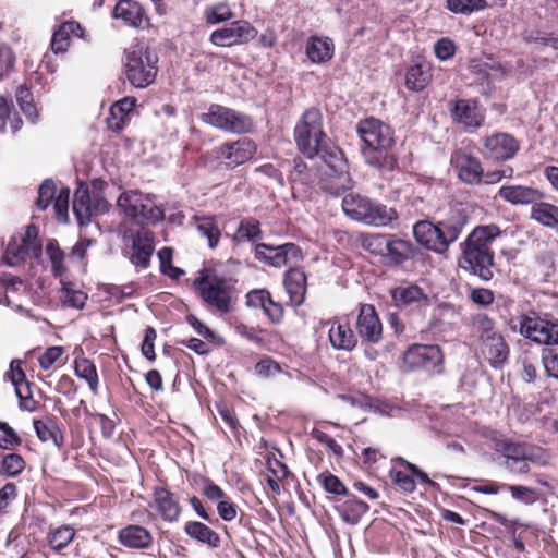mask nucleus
Here are the masks:
<instances>
[{
	"label": "nucleus",
	"instance_id": "nucleus-1",
	"mask_svg": "<svg viewBox=\"0 0 558 558\" xmlns=\"http://www.w3.org/2000/svg\"><path fill=\"white\" fill-rule=\"evenodd\" d=\"M356 131L364 144L362 154L365 162L378 170L391 171L397 160L390 151L395 144L390 126L375 118H367L359 122Z\"/></svg>",
	"mask_w": 558,
	"mask_h": 558
},
{
	"label": "nucleus",
	"instance_id": "nucleus-2",
	"mask_svg": "<svg viewBox=\"0 0 558 558\" xmlns=\"http://www.w3.org/2000/svg\"><path fill=\"white\" fill-rule=\"evenodd\" d=\"M466 223V217L451 208L445 219L437 225L429 220H420L413 226V235L417 244H451L456 242Z\"/></svg>",
	"mask_w": 558,
	"mask_h": 558
},
{
	"label": "nucleus",
	"instance_id": "nucleus-3",
	"mask_svg": "<svg viewBox=\"0 0 558 558\" xmlns=\"http://www.w3.org/2000/svg\"><path fill=\"white\" fill-rule=\"evenodd\" d=\"M317 156L325 165V168L322 169L325 175L320 183L323 191L338 196L352 189L353 181L348 172L347 160L338 147L325 142Z\"/></svg>",
	"mask_w": 558,
	"mask_h": 558
},
{
	"label": "nucleus",
	"instance_id": "nucleus-4",
	"mask_svg": "<svg viewBox=\"0 0 558 558\" xmlns=\"http://www.w3.org/2000/svg\"><path fill=\"white\" fill-rule=\"evenodd\" d=\"M193 290L206 305L221 314L231 310L232 288L223 277H218L208 268L198 270L193 280Z\"/></svg>",
	"mask_w": 558,
	"mask_h": 558
},
{
	"label": "nucleus",
	"instance_id": "nucleus-5",
	"mask_svg": "<svg viewBox=\"0 0 558 558\" xmlns=\"http://www.w3.org/2000/svg\"><path fill=\"white\" fill-rule=\"evenodd\" d=\"M158 57L154 50L135 46L125 51V74L128 81L137 88L149 86L156 78Z\"/></svg>",
	"mask_w": 558,
	"mask_h": 558
},
{
	"label": "nucleus",
	"instance_id": "nucleus-6",
	"mask_svg": "<svg viewBox=\"0 0 558 558\" xmlns=\"http://www.w3.org/2000/svg\"><path fill=\"white\" fill-rule=\"evenodd\" d=\"M294 137L299 149L308 158L319 154L322 145L327 142L323 131V114L317 108L306 110L295 125Z\"/></svg>",
	"mask_w": 558,
	"mask_h": 558
},
{
	"label": "nucleus",
	"instance_id": "nucleus-7",
	"mask_svg": "<svg viewBox=\"0 0 558 558\" xmlns=\"http://www.w3.org/2000/svg\"><path fill=\"white\" fill-rule=\"evenodd\" d=\"M495 451L504 460L501 466L511 474H527L531 471V464L535 463V448L526 442L496 439Z\"/></svg>",
	"mask_w": 558,
	"mask_h": 558
},
{
	"label": "nucleus",
	"instance_id": "nucleus-8",
	"mask_svg": "<svg viewBox=\"0 0 558 558\" xmlns=\"http://www.w3.org/2000/svg\"><path fill=\"white\" fill-rule=\"evenodd\" d=\"M46 254H48L50 265H52L53 277L59 279L60 300H62L66 307L82 310L86 304L87 294L85 291L77 289L75 282L69 281L68 278H65L68 268L63 264V251L60 250V246H46Z\"/></svg>",
	"mask_w": 558,
	"mask_h": 558
},
{
	"label": "nucleus",
	"instance_id": "nucleus-9",
	"mask_svg": "<svg viewBox=\"0 0 558 558\" xmlns=\"http://www.w3.org/2000/svg\"><path fill=\"white\" fill-rule=\"evenodd\" d=\"M519 333L523 338L541 345H558V322L544 318L536 312L519 316Z\"/></svg>",
	"mask_w": 558,
	"mask_h": 558
},
{
	"label": "nucleus",
	"instance_id": "nucleus-10",
	"mask_svg": "<svg viewBox=\"0 0 558 558\" xmlns=\"http://www.w3.org/2000/svg\"><path fill=\"white\" fill-rule=\"evenodd\" d=\"M444 355L441 348L436 344L415 343L402 354V364L409 372L442 373Z\"/></svg>",
	"mask_w": 558,
	"mask_h": 558
},
{
	"label": "nucleus",
	"instance_id": "nucleus-11",
	"mask_svg": "<svg viewBox=\"0 0 558 558\" xmlns=\"http://www.w3.org/2000/svg\"><path fill=\"white\" fill-rule=\"evenodd\" d=\"M201 120L213 128L233 134L248 133L253 130L251 117L220 105H211L208 111L201 116Z\"/></svg>",
	"mask_w": 558,
	"mask_h": 558
},
{
	"label": "nucleus",
	"instance_id": "nucleus-12",
	"mask_svg": "<svg viewBox=\"0 0 558 558\" xmlns=\"http://www.w3.org/2000/svg\"><path fill=\"white\" fill-rule=\"evenodd\" d=\"M342 209L351 219L367 225L381 226L390 219L385 207L374 204L367 197L355 193H350L343 197Z\"/></svg>",
	"mask_w": 558,
	"mask_h": 558
},
{
	"label": "nucleus",
	"instance_id": "nucleus-13",
	"mask_svg": "<svg viewBox=\"0 0 558 558\" xmlns=\"http://www.w3.org/2000/svg\"><path fill=\"white\" fill-rule=\"evenodd\" d=\"M391 463L392 468L388 471V476L397 489L404 494L414 493L417 482L428 487L437 485L422 469L402 457L392 459Z\"/></svg>",
	"mask_w": 558,
	"mask_h": 558
},
{
	"label": "nucleus",
	"instance_id": "nucleus-14",
	"mask_svg": "<svg viewBox=\"0 0 558 558\" xmlns=\"http://www.w3.org/2000/svg\"><path fill=\"white\" fill-rule=\"evenodd\" d=\"M193 484L202 486V495L208 501L216 504V511L221 521H234L239 513V506L219 487L210 477L204 475L193 476Z\"/></svg>",
	"mask_w": 558,
	"mask_h": 558
},
{
	"label": "nucleus",
	"instance_id": "nucleus-15",
	"mask_svg": "<svg viewBox=\"0 0 558 558\" xmlns=\"http://www.w3.org/2000/svg\"><path fill=\"white\" fill-rule=\"evenodd\" d=\"M256 150L257 147L251 138L242 137L215 147L209 155L220 160L227 168L233 169L251 160Z\"/></svg>",
	"mask_w": 558,
	"mask_h": 558
},
{
	"label": "nucleus",
	"instance_id": "nucleus-16",
	"mask_svg": "<svg viewBox=\"0 0 558 558\" xmlns=\"http://www.w3.org/2000/svg\"><path fill=\"white\" fill-rule=\"evenodd\" d=\"M257 34V29L250 22L238 20L214 31L210 43L218 47L240 46L255 39Z\"/></svg>",
	"mask_w": 558,
	"mask_h": 558
},
{
	"label": "nucleus",
	"instance_id": "nucleus-17",
	"mask_svg": "<svg viewBox=\"0 0 558 558\" xmlns=\"http://www.w3.org/2000/svg\"><path fill=\"white\" fill-rule=\"evenodd\" d=\"M452 121L472 132L484 125L486 111L475 99H456L448 102Z\"/></svg>",
	"mask_w": 558,
	"mask_h": 558
},
{
	"label": "nucleus",
	"instance_id": "nucleus-18",
	"mask_svg": "<svg viewBox=\"0 0 558 558\" xmlns=\"http://www.w3.org/2000/svg\"><path fill=\"white\" fill-rule=\"evenodd\" d=\"M459 265L483 280L487 281L493 277V254L488 246H464Z\"/></svg>",
	"mask_w": 558,
	"mask_h": 558
},
{
	"label": "nucleus",
	"instance_id": "nucleus-19",
	"mask_svg": "<svg viewBox=\"0 0 558 558\" xmlns=\"http://www.w3.org/2000/svg\"><path fill=\"white\" fill-rule=\"evenodd\" d=\"M255 256L257 260L269 266L276 268L289 266V269L298 268L296 266L303 259L300 246H256Z\"/></svg>",
	"mask_w": 558,
	"mask_h": 558
},
{
	"label": "nucleus",
	"instance_id": "nucleus-20",
	"mask_svg": "<svg viewBox=\"0 0 558 558\" xmlns=\"http://www.w3.org/2000/svg\"><path fill=\"white\" fill-rule=\"evenodd\" d=\"M150 507L157 511V514L163 522L172 524L180 521L182 514L180 499L174 492L165 486L154 487Z\"/></svg>",
	"mask_w": 558,
	"mask_h": 558
},
{
	"label": "nucleus",
	"instance_id": "nucleus-21",
	"mask_svg": "<svg viewBox=\"0 0 558 558\" xmlns=\"http://www.w3.org/2000/svg\"><path fill=\"white\" fill-rule=\"evenodd\" d=\"M519 142L509 133H495L483 140L482 155L494 160H508L515 156Z\"/></svg>",
	"mask_w": 558,
	"mask_h": 558
},
{
	"label": "nucleus",
	"instance_id": "nucleus-22",
	"mask_svg": "<svg viewBox=\"0 0 558 558\" xmlns=\"http://www.w3.org/2000/svg\"><path fill=\"white\" fill-rule=\"evenodd\" d=\"M355 326L357 337L363 341L375 344L383 340V323H380L374 305H360Z\"/></svg>",
	"mask_w": 558,
	"mask_h": 558
},
{
	"label": "nucleus",
	"instance_id": "nucleus-23",
	"mask_svg": "<svg viewBox=\"0 0 558 558\" xmlns=\"http://www.w3.org/2000/svg\"><path fill=\"white\" fill-rule=\"evenodd\" d=\"M328 325V339L333 350L351 352L356 348L357 336L354 335L347 316L330 318Z\"/></svg>",
	"mask_w": 558,
	"mask_h": 558
},
{
	"label": "nucleus",
	"instance_id": "nucleus-24",
	"mask_svg": "<svg viewBox=\"0 0 558 558\" xmlns=\"http://www.w3.org/2000/svg\"><path fill=\"white\" fill-rule=\"evenodd\" d=\"M246 305L248 307L263 311L267 319H269L272 325H280L283 323V305L274 300L270 292L266 289L248 291L246 294Z\"/></svg>",
	"mask_w": 558,
	"mask_h": 558
},
{
	"label": "nucleus",
	"instance_id": "nucleus-25",
	"mask_svg": "<svg viewBox=\"0 0 558 558\" xmlns=\"http://www.w3.org/2000/svg\"><path fill=\"white\" fill-rule=\"evenodd\" d=\"M390 296L392 304L400 310H409L411 307L422 310L429 306L428 294L425 293L423 288L414 283L401 284L390 289Z\"/></svg>",
	"mask_w": 558,
	"mask_h": 558
},
{
	"label": "nucleus",
	"instance_id": "nucleus-26",
	"mask_svg": "<svg viewBox=\"0 0 558 558\" xmlns=\"http://www.w3.org/2000/svg\"><path fill=\"white\" fill-rule=\"evenodd\" d=\"M117 539L120 545L134 550L149 549L154 544L150 531L138 524H128L119 529Z\"/></svg>",
	"mask_w": 558,
	"mask_h": 558
},
{
	"label": "nucleus",
	"instance_id": "nucleus-27",
	"mask_svg": "<svg viewBox=\"0 0 558 558\" xmlns=\"http://www.w3.org/2000/svg\"><path fill=\"white\" fill-rule=\"evenodd\" d=\"M74 538H76V530L72 525L50 526L48 534H46V544L52 553L62 556V558H69L64 550L72 545ZM77 551L78 547H75V554L71 558H81Z\"/></svg>",
	"mask_w": 558,
	"mask_h": 558
},
{
	"label": "nucleus",
	"instance_id": "nucleus-28",
	"mask_svg": "<svg viewBox=\"0 0 558 558\" xmlns=\"http://www.w3.org/2000/svg\"><path fill=\"white\" fill-rule=\"evenodd\" d=\"M478 350L493 368L501 367L509 357L510 349L502 336L477 339Z\"/></svg>",
	"mask_w": 558,
	"mask_h": 558
},
{
	"label": "nucleus",
	"instance_id": "nucleus-29",
	"mask_svg": "<svg viewBox=\"0 0 558 558\" xmlns=\"http://www.w3.org/2000/svg\"><path fill=\"white\" fill-rule=\"evenodd\" d=\"M373 255L374 264L383 265L387 268H397L411 258V246H405L404 251L397 246H364Z\"/></svg>",
	"mask_w": 558,
	"mask_h": 558
},
{
	"label": "nucleus",
	"instance_id": "nucleus-30",
	"mask_svg": "<svg viewBox=\"0 0 558 558\" xmlns=\"http://www.w3.org/2000/svg\"><path fill=\"white\" fill-rule=\"evenodd\" d=\"M286 292H288L290 304L300 306L306 295V275L300 268H289L283 280Z\"/></svg>",
	"mask_w": 558,
	"mask_h": 558
},
{
	"label": "nucleus",
	"instance_id": "nucleus-31",
	"mask_svg": "<svg viewBox=\"0 0 558 558\" xmlns=\"http://www.w3.org/2000/svg\"><path fill=\"white\" fill-rule=\"evenodd\" d=\"M135 105L136 99L133 97H125L114 102L106 119L108 128L114 132L124 129L130 121V116L133 113Z\"/></svg>",
	"mask_w": 558,
	"mask_h": 558
},
{
	"label": "nucleus",
	"instance_id": "nucleus-32",
	"mask_svg": "<svg viewBox=\"0 0 558 558\" xmlns=\"http://www.w3.org/2000/svg\"><path fill=\"white\" fill-rule=\"evenodd\" d=\"M498 194L504 201L513 205L534 204L543 197L538 190L525 185L501 186Z\"/></svg>",
	"mask_w": 558,
	"mask_h": 558
},
{
	"label": "nucleus",
	"instance_id": "nucleus-33",
	"mask_svg": "<svg viewBox=\"0 0 558 558\" xmlns=\"http://www.w3.org/2000/svg\"><path fill=\"white\" fill-rule=\"evenodd\" d=\"M184 533L197 543L208 546V548H218L221 545V537L207 524L190 520L184 523Z\"/></svg>",
	"mask_w": 558,
	"mask_h": 558
},
{
	"label": "nucleus",
	"instance_id": "nucleus-34",
	"mask_svg": "<svg viewBox=\"0 0 558 558\" xmlns=\"http://www.w3.org/2000/svg\"><path fill=\"white\" fill-rule=\"evenodd\" d=\"M114 17L133 27H141L146 21L143 7L133 0H120L113 11Z\"/></svg>",
	"mask_w": 558,
	"mask_h": 558
},
{
	"label": "nucleus",
	"instance_id": "nucleus-35",
	"mask_svg": "<svg viewBox=\"0 0 558 558\" xmlns=\"http://www.w3.org/2000/svg\"><path fill=\"white\" fill-rule=\"evenodd\" d=\"M335 51L333 41L329 37L312 36L306 43V56L313 63L329 61Z\"/></svg>",
	"mask_w": 558,
	"mask_h": 558
},
{
	"label": "nucleus",
	"instance_id": "nucleus-36",
	"mask_svg": "<svg viewBox=\"0 0 558 558\" xmlns=\"http://www.w3.org/2000/svg\"><path fill=\"white\" fill-rule=\"evenodd\" d=\"M33 428H35L36 436L41 442L52 441L58 449L63 447L64 435L58 425V421L53 417L33 421Z\"/></svg>",
	"mask_w": 558,
	"mask_h": 558
},
{
	"label": "nucleus",
	"instance_id": "nucleus-37",
	"mask_svg": "<svg viewBox=\"0 0 558 558\" xmlns=\"http://www.w3.org/2000/svg\"><path fill=\"white\" fill-rule=\"evenodd\" d=\"M337 511L344 523L355 525L369 511V506L356 496H348L345 501L337 506Z\"/></svg>",
	"mask_w": 558,
	"mask_h": 558
},
{
	"label": "nucleus",
	"instance_id": "nucleus-38",
	"mask_svg": "<svg viewBox=\"0 0 558 558\" xmlns=\"http://www.w3.org/2000/svg\"><path fill=\"white\" fill-rule=\"evenodd\" d=\"M454 162L459 178L463 182L469 184L481 182L483 169L478 159L469 155H460L456 158Z\"/></svg>",
	"mask_w": 558,
	"mask_h": 558
},
{
	"label": "nucleus",
	"instance_id": "nucleus-39",
	"mask_svg": "<svg viewBox=\"0 0 558 558\" xmlns=\"http://www.w3.org/2000/svg\"><path fill=\"white\" fill-rule=\"evenodd\" d=\"M70 35L84 38V32L80 23L70 21L62 24L59 29L53 33L51 40V49L56 52H64L69 47Z\"/></svg>",
	"mask_w": 558,
	"mask_h": 558
},
{
	"label": "nucleus",
	"instance_id": "nucleus-40",
	"mask_svg": "<svg viewBox=\"0 0 558 558\" xmlns=\"http://www.w3.org/2000/svg\"><path fill=\"white\" fill-rule=\"evenodd\" d=\"M97 208H93V202L89 196L88 189L81 185L73 199V211L78 220L80 225H84L89 221L90 217L97 215Z\"/></svg>",
	"mask_w": 558,
	"mask_h": 558
},
{
	"label": "nucleus",
	"instance_id": "nucleus-41",
	"mask_svg": "<svg viewBox=\"0 0 558 558\" xmlns=\"http://www.w3.org/2000/svg\"><path fill=\"white\" fill-rule=\"evenodd\" d=\"M432 81L430 65L420 63L409 68L405 75V86L412 92L423 90Z\"/></svg>",
	"mask_w": 558,
	"mask_h": 558
},
{
	"label": "nucleus",
	"instance_id": "nucleus-42",
	"mask_svg": "<svg viewBox=\"0 0 558 558\" xmlns=\"http://www.w3.org/2000/svg\"><path fill=\"white\" fill-rule=\"evenodd\" d=\"M496 522L501 524L512 537L513 547L519 553H524V542H526L527 529L518 522V520H509L501 514H496Z\"/></svg>",
	"mask_w": 558,
	"mask_h": 558
},
{
	"label": "nucleus",
	"instance_id": "nucleus-43",
	"mask_svg": "<svg viewBox=\"0 0 558 558\" xmlns=\"http://www.w3.org/2000/svg\"><path fill=\"white\" fill-rule=\"evenodd\" d=\"M531 218L547 227H558V206L536 201L531 207Z\"/></svg>",
	"mask_w": 558,
	"mask_h": 558
},
{
	"label": "nucleus",
	"instance_id": "nucleus-44",
	"mask_svg": "<svg viewBox=\"0 0 558 558\" xmlns=\"http://www.w3.org/2000/svg\"><path fill=\"white\" fill-rule=\"evenodd\" d=\"M75 374L77 377L86 380L92 393H97V388L99 387V377L97 376L95 363H93L92 360L86 357H76Z\"/></svg>",
	"mask_w": 558,
	"mask_h": 558
},
{
	"label": "nucleus",
	"instance_id": "nucleus-45",
	"mask_svg": "<svg viewBox=\"0 0 558 558\" xmlns=\"http://www.w3.org/2000/svg\"><path fill=\"white\" fill-rule=\"evenodd\" d=\"M262 240L260 225L253 218L244 219L240 222L235 233L234 241L238 243L258 242Z\"/></svg>",
	"mask_w": 558,
	"mask_h": 558
},
{
	"label": "nucleus",
	"instance_id": "nucleus-46",
	"mask_svg": "<svg viewBox=\"0 0 558 558\" xmlns=\"http://www.w3.org/2000/svg\"><path fill=\"white\" fill-rule=\"evenodd\" d=\"M472 326L477 340L486 339V337H501V333L497 331L494 325L493 318L485 313L472 316Z\"/></svg>",
	"mask_w": 558,
	"mask_h": 558
},
{
	"label": "nucleus",
	"instance_id": "nucleus-47",
	"mask_svg": "<svg viewBox=\"0 0 558 558\" xmlns=\"http://www.w3.org/2000/svg\"><path fill=\"white\" fill-rule=\"evenodd\" d=\"M145 195L136 191L123 192L118 198L119 208L129 217L137 218L138 208Z\"/></svg>",
	"mask_w": 558,
	"mask_h": 558
},
{
	"label": "nucleus",
	"instance_id": "nucleus-48",
	"mask_svg": "<svg viewBox=\"0 0 558 558\" xmlns=\"http://www.w3.org/2000/svg\"><path fill=\"white\" fill-rule=\"evenodd\" d=\"M154 248L155 246H124L122 254L130 258L132 265L145 269L149 266Z\"/></svg>",
	"mask_w": 558,
	"mask_h": 558
},
{
	"label": "nucleus",
	"instance_id": "nucleus-49",
	"mask_svg": "<svg viewBox=\"0 0 558 558\" xmlns=\"http://www.w3.org/2000/svg\"><path fill=\"white\" fill-rule=\"evenodd\" d=\"M165 218V209L157 206L149 196L145 195L142 205H140L138 217L136 219H142L143 221L155 225Z\"/></svg>",
	"mask_w": 558,
	"mask_h": 558
},
{
	"label": "nucleus",
	"instance_id": "nucleus-50",
	"mask_svg": "<svg viewBox=\"0 0 558 558\" xmlns=\"http://www.w3.org/2000/svg\"><path fill=\"white\" fill-rule=\"evenodd\" d=\"M312 439L316 440L320 446L325 447L332 457L342 460L343 449L342 446L336 441V439L324 430L323 427H314L311 432Z\"/></svg>",
	"mask_w": 558,
	"mask_h": 558
},
{
	"label": "nucleus",
	"instance_id": "nucleus-51",
	"mask_svg": "<svg viewBox=\"0 0 558 558\" xmlns=\"http://www.w3.org/2000/svg\"><path fill=\"white\" fill-rule=\"evenodd\" d=\"M31 250L35 255L41 253V246H5L3 262L12 267L20 266L27 258Z\"/></svg>",
	"mask_w": 558,
	"mask_h": 558
},
{
	"label": "nucleus",
	"instance_id": "nucleus-52",
	"mask_svg": "<svg viewBox=\"0 0 558 558\" xmlns=\"http://www.w3.org/2000/svg\"><path fill=\"white\" fill-rule=\"evenodd\" d=\"M500 230L497 226H480L476 227L465 239L462 244H487L498 236Z\"/></svg>",
	"mask_w": 558,
	"mask_h": 558
},
{
	"label": "nucleus",
	"instance_id": "nucleus-53",
	"mask_svg": "<svg viewBox=\"0 0 558 558\" xmlns=\"http://www.w3.org/2000/svg\"><path fill=\"white\" fill-rule=\"evenodd\" d=\"M86 425L98 424L105 439H110L114 432V422L111 417L99 412H92L85 408Z\"/></svg>",
	"mask_w": 558,
	"mask_h": 558
},
{
	"label": "nucleus",
	"instance_id": "nucleus-54",
	"mask_svg": "<svg viewBox=\"0 0 558 558\" xmlns=\"http://www.w3.org/2000/svg\"><path fill=\"white\" fill-rule=\"evenodd\" d=\"M316 481H318L325 493H329L335 496H349L347 486H344L343 482L328 471L319 474L318 477H316Z\"/></svg>",
	"mask_w": 558,
	"mask_h": 558
},
{
	"label": "nucleus",
	"instance_id": "nucleus-55",
	"mask_svg": "<svg viewBox=\"0 0 558 558\" xmlns=\"http://www.w3.org/2000/svg\"><path fill=\"white\" fill-rule=\"evenodd\" d=\"M507 492L512 496L513 500L522 505H533L538 499V493L536 488L522 485H510L506 486Z\"/></svg>",
	"mask_w": 558,
	"mask_h": 558
},
{
	"label": "nucleus",
	"instance_id": "nucleus-56",
	"mask_svg": "<svg viewBox=\"0 0 558 558\" xmlns=\"http://www.w3.org/2000/svg\"><path fill=\"white\" fill-rule=\"evenodd\" d=\"M159 269L161 272L172 279H179L184 276V270L172 266V247L163 246L162 250L158 251Z\"/></svg>",
	"mask_w": 558,
	"mask_h": 558
},
{
	"label": "nucleus",
	"instance_id": "nucleus-57",
	"mask_svg": "<svg viewBox=\"0 0 558 558\" xmlns=\"http://www.w3.org/2000/svg\"><path fill=\"white\" fill-rule=\"evenodd\" d=\"M25 461L22 456L17 453H9L1 459L0 473L10 477H14L23 473Z\"/></svg>",
	"mask_w": 558,
	"mask_h": 558
},
{
	"label": "nucleus",
	"instance_id": "nucleus-58",
	"mask_svg": "<svg viewBox=\"0 0 558 558\" xmlns=\"http://www.w3.org/2000/svg\"><path fill=\"white\" fill-rule=\"evenodd\" d=\"M447 9L456 14L471 15L485 10L480 0H446Z\"/></svg>",
	"mask_w": 558,
	"mask_h": 558
},
{
	"label": "nucleus",
	"instance_id": "nucleus-59",
	"mask_svg": "<svg viewBox=\"0 0 558 558\" xmlns=\"http://www.w3.org/2000/svg\"><path fill=\"white\" fill-rule=\"evenodd\" d=\"M205 16L207 23L218 24L232 19L233 12L227 3L220 2L206 9Z\"/></svg>",
	"mask_w": 558,
	"mask_h": 558
},
{
	"label": "nucleus",
	"instance_id": "nucleus-60",
	"mask_svg": "<svg viewBox=\"0 0 558 558\" xmlns=\"http://www.w3.org/2000/svg\"><path fill=\"white\" fill-rule=\"evenodd\" d=\"M16 101L23 111V113L32 121L35 122L37 118V109L33 102V97L31 92L20 86L16 92Z\"/></svg>",
	"mask_w": 558,
	"mask_h": 558
},
{
	"label": "nucleus",
	"instance_id": "nucleus-61",
	"mask_svg": "<svg viewBox=\"0 0 558 558\" xmlns=\"http://www.w3.org/2000/svg\"><path fill=\"white\" fill-rule=\"evenodd\" d=\"M63 354V347H49L45 350L43 354H40L37 361H39V365L41 368H44L45 371H49L57 365H63V362L61 361Z\"/></svg>",
	"mask_w": 558,
	"mask_h": 558
},
{
	"label": "nucleus",
	"instance_id": "nucleus-62",
	"mask_svg": "<svg viewBox=\"0 0 558 558\" xmlns=\"http://www.w3.org/2000/svg\"><path fill=\"white\" fill-rule=\"evenodd\" d=\"M69 199L70 190L68 187L61 189L59 194L53 198L56 218L60 222H68L69 220Z\"/></svg>",
	"mask_w": 558,
	"mask_h": 558
},
{
	"label": "nucleus",
	"instance_id": "nucleus-63",
	"mask_svg": "<svg viewBox=\"0 0 558 558\" xmlns=\"http://www.w3.org/2000/svg\"><path fill=\"white\" fill-rule=\"evenodd\" d=\"M0 449L13 450L21 445L20 436L8 423L0 421Z\"/></svg>",
	"mask_w": 558,
	"mask_h": 558
},
{
	"label": "nucleus",
	"instance_id": "nucleus-64",
	"mask_svg": "<svg viewBox=\"0 0 558 558\" xmlns=\"http://www.w3.org/2000/svg\"><path fill=\"white\" fill-rule=\"evenodd\" d=\"M257 376L262 378H269L276 374L281 373L280 364L270 356H265L259 360L255 365Z\"/></svg>",
	"mask_w": 558,
	"mask_h": 558
}]
</instances>
